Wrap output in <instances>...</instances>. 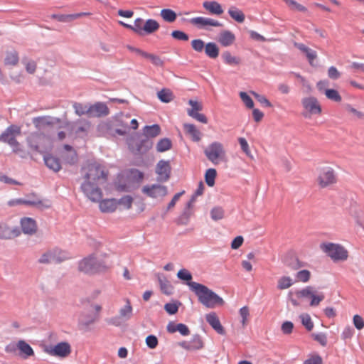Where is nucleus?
I'll return each instance as SVG.
<instances>
[{"label":"nucleus","mask_w":364,"mask_h":364,"mask_svg":"<svg viewBox=\"0 0 364 364\" xmlns=\"http://www.w3.org/2000/svg\"><path fill=\"white\" fill-rule=\"evenodd\" d=\"M84 183L81 189L86 196L93 202L99 201L102 198V192L98 187L107 181L109 171L102 164L94 161L89 163L82 168Z\"/></svg>","instance_id":"nucleus-1"},{"label":"nucleus","mask_w":364,"mask_h":364,"mask_svg":"<svg viewBox=\"0 0 364 364\" xmlns=\"http://www.w3.org/2000/svg\"><path fill=\"white\" fill-rule=\"evenodd\" d=\"M187 284L198 296L199 302L206 308L215 309L224 304L223 298L206 286L197 282H188Z\"/></svg>","instance_id":"nucleus-2"},{"label":"nucleus","mask_w":364,"mask_h":364,"mask_svg":"<svg viewBox=\"0 0 364 364\" xmlns=\"http://www.w3.org/2000/svg\"><path fill=\"white\" fill-rule=\"evenodd\" d=\"M321 249L333 262H344L348 258V251L341 244L333 242L322 243Z\"/></svg>","instance_id":"nucleus-3"},{"label":"nucleus","mask_w":364,"mask_h":364,"mask_svg":"<svg viewBox=\"0 0 364 364\" xmlns=\"http://www.w3.org/2000/svg\"><path fill=\"white\" fill-rule=\"evenodd\" d=\"M21 135V127L12 124L8 127L1 134L0 140L8 144L14 152L18 153L21 151V145L17 141V137Z\"/></svg>","instance_id":"nucleus-4"},{"label":"nucleus","mask_w":364,"mask_h":364,"mask_svg":"<svg viewBox=\"0 0 364 364\" xmlns=\"http://www.w3.org/2000/svg\"><path fill=\"white\" fill-rule=\"evenodd\" d=\"M337 181V173L333 167L323 166L318 169L316 182L320 188L331 186L336 184Z\"/></svg>","instance_id":"nucleus-5"},{"label":"nucleus","mask_w":364,"mask_h":364,"mask_svg":"<svg viewBox=\"0 0 364 364\" xmlns=\"http://www.w3.org/2000/svg\"><path fill=\"white\" fill-rule=\"evenodd\" d=\"M207 159L213 164L217 165L221 161H226V152L223 145L218 141L210 144L204 150Z\"/></svg>","instance_id":"nucleus-6"},{"label":"nucleus","mask_w":364,"mask_h":364,"mask_svg":"<svg viewBox=\"0 0 364 364\" xmlns=\"http://www.w3.org/2000/svg\"><path fill=\"white\" fill-rule=\"evenodd\" d=\"M43 350L50 356L63 359L71 354L72 347L68 342L62 341L55 345H46L43 346Z\"/></svg>","instance_id":"nucleus-7"},{"label":"nucleus","mask_w":364,"mask_h":364,"mask_svg":"<svg viewBox=\"0 0 364 364\" xmlns=\"http://www.w3.org/2000/svg\"><path fill=\"white\" fill-rule=\"evenodd\" d=\"M27 142L31 149L41 151L50 144L51 139L48 134L42 132H36L28 136Z\"/></svg>","instance_id":"nucleus-8"},{"label":"nucleus","mask_w":364,"mask_h":364,"mask_svg":"<svg viewBox=\"0 0 364 364\" xmlns=\"http://www.w3.org/2000/svg\"><path fill=\"white\" fill-rule=\"evenodd\" d=\"M303 107L302 115L305 118H311L313 115H320L322 112L321 105L316 97L313 96L301 99Z\"/></svg>","instance_id":"nucleus-9"},{"label":"nucleus","mask_w":364,"mask_h":364,"mask_svg":"<svg viewBox=\"0 0 364 364\" xmlns=\"http://www.w3.org/2000/svg\"><path fill=\"white\" fill-rule=\"evenodd\" d=\"M105 267L102 266L101 264L93 256H89L84 258L78 264L79 271L85 274H93L100 271Z\"/></svg>","instance_id":"nucleus-10"},{"label":"nucleus","mask_w":364,"mask_h":364,"mask_svg":"<svg viewBox=\"0 0 364 364\" xmlns=\"http://www.w3.org/2000/svg\"><path fill=\"white\" fill-rule=\"evenodd\" d=\"M189 23L197 28L198 29H203L210 31L212 27H221L223 23L217 20L211 18L198 16L191 18Z\"/></svg>","instance_id":"nucleus-11"},{"label":"nucleus","mask_w":364,"mask_h":364,"mask_svg":"<svg viewBox=\"0 0 364 364\" xmlns=\"http://www.w3.org/2000/svg\"><path fill=\"white\" fill-rule=\"evenodd\" d=\"M141 192L149 198L157 199L167 196L168 188L160 184L146 185L142 188Z\"/></svg>","instance_id":"nucleus-12"},{"label":"nucleus","mask_w":364,"mask_h":364,"mask_svg":"<svg viewBox=\"0 0 364 364\" xmlns=\"http://www.w3.org/2000/svg\"><path fill=\"white\" fill-rule=\"evenodd\" d=\"M19 228L9 223L4 222L0 223V239L11 240L20 235Z\"/></svg>","instance_id":"nucleus-13"},{"label":"nucleus","mask_w":364,"mask_h":364,"mask_svg":"<svg viewBox=\"0 0 364 364\" xmlns=\"http://www.w3.org/2000/svg\"><path fill=\"white\" fill-rule=\"evenodd\" d=\"M132 316V306L130 301L126 299V304L121 308L119 311V316L112 317L109 320V323L114 326H119L122 321H127Z\"/></svg>","instance_id":"nucleus-14"},{"label":"nucleus","mask_w":364,"mask_h":364,"mask_svg":"<svg viewBox=\"0 0 364 364\" xmlns=\"http://www.w3.org/2000/svg\"><path fill=\"white\" fill-rule=\"evenodd\" d=\"M178 346L186 350L196 351L203 348L204 342L200 336L195 335L188 341H183L179 342Z\"/></svg>","instance_id":"nucleus-15"},{"label":"nucleus","mask_w":364,"mask_h":364,"mask_svg":"<svg viewBox=\"0 0 364 364\" xmlns=\"http://www.w3.org/2000/svg\"><path fill=\"white\" fill-rule=\"evenodd\" d=\"M188 103L191 106V109H188V114L201 123L207 124V117L203 114L198 112L203 109L202 105L200 102L192 100H189Z\"/></svg>","instance_id":"nucleus-16"},{"label":"nucleus","mask_w":364,"mask_h":364,"mask_svg":"<svg viewBox=\"0 0 364 364\" xmlns=\"http://www.w3.org/2000/svg\"><path fill=\"white\" fill-rule=\"evenodd\" d=\"M171 166L167 161L161 160L156 167L159 181H166L170 178Z\"/></svg>","instance_id":"nucleus-17"},{"label":"nucleus","mask_w":364,"mask_h":364,"mask_svg":"<svg viewBox=\"0 0 364 364\" xmlns=\"http://www.w3.org/2000/svg\"><path fill=\"white\" fill-rule=\"evenodd\" d=\"M206 321L209 325L220 335H225V331L220 319L215 312H211L205 315Z\"/></svg>","instance_id":"nucleus-18"},{"label":"nucleus","mask_w":364,"mask_h":364,"mask_svg":"<svg viewBox=\"0 0 364 364\" xmlns=\"http://www.w3.org/2000/svg\"><path fill=\"white\" fill-rule=\"evenodd\" d=\"M108 107L102 102H97L90 105V117H101L108 115Z\"/></svg>","instance_id":"nucleus-19"},{"label":"nucleus","mask_w":364,"mask_h":364,"mask_svg":"<svg viewBox=\"0 0 364 364\" xmlns=\"http://www.w3.org/2000/svg\"><path fill=\"white\" fill-rule=\"evenodd\" d=\"M90 14L89 12H80L73 14H52L50 18L60 22L68 23L83 16H90Z\"/></svg>","instance_id":"nucleus-20"},{"label":"nucleus","mask_w":364,"mask_h":364,"mask_svg":"<svg viewBox=\"0 0 364 364\" xmlns=\"http://www.w3.org/2000/svg\"><path fill=\"white\" fill-rule=\"evenodd\" d=\"M32 122L38 132H41L53 124V118L49 116L34 117Z\"/></svg>","instance_id":"nucleus-21"},{"label":"nucleus","mask_w":364,"mask_h":364,"mask_svg":"<svg viewBox=\"0 0 364 364\" xmlns=\"http://www.w3.org/2000/svg\"><path fill=\"white\" fill-rule=\"evenodd\" d=\"M21 228L23 233L27 235H33L37 230V225L36 221L31 218H24L21 221Z\"/></svg>","instance_id":"nucleus-22"},{"label":"nucleus","mask_w":364,"mask_h":364,"mask_svg":"<svg viewBox=\"0 0 364 364\" xmlns=\"http://www.w3.org/2000/svg\"><path fill=\"white\" fill-rule=\"evenodd\" d=\"M294 46L298 48L301 52L304 53L308 59V61L311 65H313L314 61L317 58V53L315 50L307 47L306 45L299 43H295Z\"/></svg>","instance_id":"nucleus-23"},{"label":"nucleus","mask_w":364,"mask_h":364,"mask_svg":"<svg viewBox=\"0 0 364 364\" xmlns=\"http://www.w3.org/2000/svg\"><path fill=\"white\" fill-rule=\"evenodd\" d=\"M99 208L102 213H112L117 210V200L116 199H105L99 200Z\"/></svg>","instance_id":"nucleus-24"},{"label":"nucleus","mask_w":364,"mask_h":364,"mask_svg":"<svg viewBox=\"0 0 364 364\" xmlns=\"http://www.w3.org/2000/svg\"><path fill=\"white\" fill-rule=\"evenodd\" d=\"M203 6L210 14L220 16L223 14V9L221 5L217 1H204L203 3Z\"/></svg>","instance_id":"nucleus-25"},{"label":"nucleus","mask_w":364,"mask_h":364,"mask_svg":"<svg viewBox=\"0 0 364 364\" xmlns=\"http://www.w3.org/2000/svg\"><path fill=\"white\" fill-rule=\"evenodd\" d=\"M235 41V36L231 31H223L218 37V42L224 47H228L233 44Z\"/></svg>","instance_id":"nucleus-26"},{"label":"nucleus","mask_w":364,"mask_h":364,"mask_svg":"<svg viewBox=\"0 0 364 364\" xmlns=\"http://www.w3.org/2000/svg\"><path fill=\"white\" fill-rule=\"evenodd\" d=\"M346 212L356 223H359L363 217V211L355 203L347 208Z\"/></svg>","instance_id":"nucleus-27"},{"label":"nucleus","mask_w":364,"mask_h":364,"mask_svg":"<svg viewBox=\"0 0 364 364\" xmlns=\"http://www.w3.org/2000/svg\"><path fill=\"white\" fill-rule=\"evenodd\" d=\"M16 348L25 358L33 356L34 351L32 347L23 340H19L16 343Z\"/></svg>","instance_id":"nucleus-28"},{"label":"nucleus","mask_w":364,"mask_h":364,"mask_svg":"<svg viewBox=\"0 0 364 364\" xmlns=\"http://www.w3.org/2000/svg\"><path fill=\"white\" fill-rule=\"evenodd\" d=\"M44 161L46 166L55 172H58L61 168L60 160L54 156L50 154L45 156Z\"/></svg>","instance_id":"nucleus-29"},{"label":"nucleus","mask_w":364,"mask_h":364,"mask_svg":"<svg viewBox=\"0 0 364 364\" xmlns=\"http://www.w3.org/2000/svg\"><path fill=\"white\" fill-rule=\"evenodd\" d=\"M183 128L187 134H188L193 141H199L201 139V133L193 124H184Z\"/></svg>","instance_id":"nucleus-30"},{"label":"nucleus","mask_w":364,"mask_h":364,"mask_svg":"<svg viewBox=\"0 0 364 364\" xmlns=\"http://www.w3.org/2000/svg\"><path fill=\"white\" fill-rule=\"evenodd\" d=\"M19 61L18 53L16 50L8 51L6 53L4 59L5 66L14 67L18 65Z\"/></svg>","instance_id":"nucleus-31"},{"label":"nucleus","mask_w":364,"mask_h":364,"mask_svg":"<svg viewBox=\"0 0 364 364\" xmlns=\"http://www.w3.org/2000/svg\"><path fill=\"white\" fill-rule=\"evenodd\" d=\"M220 53L219 48L215 43L209 42L205 44V53L212 59H215L218 57Z\"/></svg>","instance_id":"nucleus-32"},{"label":"nucleus","mask_w":364,"mask_h":364,"mask_svg":"<svg viewBox=\"0 0 364 364\" xmlns=\"http://www.w3.org/2000/svg\"><path fill=\"white\" fill-rule=\"evenodd\" d=\"M17 203L20 204L36 206L41 208H48L50 207V205L48 203V202H44L37 198L33 200L20 199L17 201Z\"/></svg>","instance_id":"nucleus-33"},{"label":"nucleus","mask_w":364,"mask_h":364,"mask_svg":"<svg viewBox=\"0 0 364 364\" xmlns=\"http://www.w3.org/2000/svg\"><path fill=\"white\" fill-rule=\"evenodd\" d=\"M159 27V23L156 20L148 19L143 26L144 35L151 34L158 31Z\"/></svg>","instance_id":"nucleus-34"},{"label":"nucleus","mask_w":364,"mask_h":364,"mask_svg":"<svg viewBox=\"0 0 364 364\" xmlns=\"http://www.w3.org/2000/svg\"><path fill=\"white\" fill-rule=\"evenodd\" d=\"M75 113L78 116L86 115L90 117V105L75 102L73 105Z\"/></svg>","instance_id":"nucleus-35"},{"label":"nucleus","mask_w":364,"mask_h":364,"mask_svg":"<svg viewBox=\"0 0 364 364\" xmlns=\"http://www.w3.org/2000/svg\"><path fill=\"white\" fill-rule=\"evenodd\" d=\"M143 131L146 137L155 138L161 134V127L159 124L145 126Z\"/></svg>","instance_id":"nucleus-36"},{"label":"nucleus","mask_w":364,"mask_h":364,"mask_svg":"<svg viewBox=\"0 0 364 364\" xmlns=\"http://www.w3.org/2000/svg\"><path fill=\"white\" fill-rule=\"evenodd\" d=\"M230 16L238 23H243L245 19L244 13L235 6H231L228 9Z\"/></svg>","instance_id":"nucleus-37"},{"label":"nucleus","mask_w":364,"mask_h":364,"mask_svg":"<svg viewBox=\"0 0 364 364\" xmlns=\"http://www.w3.org/2000/svg\"><path fill=\"white\" fill-rule=\"evenodd\" d=\"M172 147V142L168 138H163L156 144V151L158 152H164L168 151Z\"/></svg>","instance_id":"nucleus-38"},{"label":"nucleus","mask_w":364,"mask_h":364,"mask_svg":"<svg viewBox=\"0 0 364 364\" xmlns=\"http://www.w3.org/2000/svg\"><path fill=\"white\" fill-rule=\"evenodd\" d=\"M55 252L54 249L49 250L43 253L38 259V262L41 264H50L55 262Z\"/></svg>","instance_id":"nucleus-39"},{"label":"nucleus","mask_w":364,"mask_h":364,"mask_svg":"<svg viewBox=\"0 0 364 364\" xmlns=\"http://www.w3.org/2000/svg\"><path fill=\"white\" fill-rule=\"evenodd\" d=\"M159 99L165 103L171 102L173 100V94L168 89H162L157 93Z\"/></svg>","instance_id":"nucleus-40"},{"label":"nucleus","mask_w":364,"mask_h":364,"mask_svg":"<svg viewBox=\"0 0 364 364\" xmlns=\"http://www.w3.org/2000/svg\"><path fill=\"white\" fill-rule=\"evenodd\" d=\"M159 282L160 284L161 290L164 294L170 295L172 293L173 287L166 278H159Z\"/></svg>","instance_id":"nucleus-41"},{"label":"nucleus","mask_w":364,"mask_h":364,"mask_svg":"<svg viewBox=\"0 0 364 364\" xmlns=\"http://www.w3.org/2000/svg\"><path fill=\"white\" fill-rule=\"evenodd\" d=\"M222 58L224 63L230 65H237L240 63V59L232 55L229 51H225L222 55Z\"/></svg>","instance_id":"nucleus-42"},{"label":"nucleus","mask_w":364,"mask_h":364,"mask_svg":"<svg viewBox=\"0 0 364 364\" xmlns=\"http://www.w3.org/2000/svg\"><path fill=\"white\" fill-rule=\"evenodd\" d=\"M160 15L166 22L172 23L176 19V12L170 9H162L160 12Z\"/></svg>","instance_id":"nucleus-43"},{"label":"nucleus","mask_w":364,"mask_h":364,"mask_svg":"<svg viewBox=\"0 0 364 364\" xmlns=\"http://www.w3.org/2000/svg\"><path fill=\"white\" fill-rule=\"evenodd\" d=\"M55 263H60L69 259L71 257L70 254L58 248H54Z\"/></svg>","instance_id":"nucleus-44"},{"label":"nucleus","mask_w":364,"mask_h":364,"mask_svg":"<svg viewBox=\"0 0 364 364\" xmlns=\"http://www.w3.org/2000/svg\"><path fill=\"white\" fill-rule=\"evenodd\" d=\"M292 284V279L290 277L284 276L279 279L277 288L280 290H283L289 288Z\"/></svg>","instance_id":"nucleus-45"},{"label":"nucleus","mask_w":364,"mask_h":364,"mask_svg":"<svg viewBox=\"0 0 364 364\" xmlns=\"http://www.w3.org/2000/svg\"><path fill=\"white\" fill-rule=\"evenodd\" d=\"M217 175L215 168H209L206 171L205 174V180L208 186H213L215 184V179Z\"/></svg>","instance_id":"nucleus-46"},{"label":"nucleus","mask_w":364,"mask_h":364,"mask_svg":"<svg viewBox=\"0 0 364 364\" xmlns=\"http://www.w3.org/2000/svg\"><path fill=\"white\" fill-rule=\"evenodd\" d=\"M145 24V21L141 18H137L132 25V31L139 36H144L143 26Z\"/></svg>","instance_id":"nucleus-47"},{"label":"nucleus","mask_w":364,"mask_h":364,"mask_svg":"<svg viewBox=\"0 0 364 364\" xmlns=\"http://www.w3.org/2000/svg\"><path fill=\"white\" fill-rule=\"evenodd\" d=\"M326 97L333 102H340L342 100V97L339 92L334 89L325 90Z\"/></svg>","instance_id":"nucleus-48"},{"label":"nucleus","mask_w":364,"mask_h":364,"mask_svg":"<svg viewBox=\"0 0 364 364\" xmlns=\"http://www.w3.org/2000/svg\"><path fill=\"white\" fill-rule=\"evenodd\" d=\"M25 65L26 70L29 74H33L37 68V63L36 61L24 58L22 60Z\"/></svg>","instance_id":"nucleus-49"},{"label":"nucleus","mask_w":364,"mask_h":364,"mask_svg":"<svg viewBox=\"0 0 364 364\" xmlns=\"http://www.w3.org/2000/svg\"><path fill=\"white\" fill-rule=\"evenodd\" d=\"M301 323L305 326L307 331H311L314 328V323L308 314H302L300 315Z\"/></svg>","instance_id":"nucleus-50"},{"label":"nucleus","mask_w":364,"mask_h":364,"mask_svg":"<svg viewBox=\"0 0 364 364\" xmlns=\"http://www.w3.org/2000/svg\"><path fill=\"white\" fill-rule=\"evenodd\" d=\"M288 6L293 11L306 12L307 9L294 0H284Z\"/></svg>","instance_id":"nucleus-51"},{"label":"nucleus","mask_w":364,"mask_h":364,"mask_svg":"<svg viewBox=\"0 0 364 364\" xmlns=\"http://www.w3.org/2000/svg\"><path fill=\"white\" fill-rule=\"evenodd\" d=\"M314 288L312 287L308 286L301 290H299L296 292V295L299 298L301 297H311L313 294L314 293Z\"/></svg>","instance_id":"nucleus-52"},{"label":"nucleus","mask_w":364,"mask_h":364,"mask_svg":"<svg viewBox=\"0 0 364 364\" xmlns=\"http://www.w3.org/2000/svg\"><path fill=\"white\" fill-rule=\"evenodd\" d=\"M311 337L314 341L318 342L321 346L325 347L327 345V335L325 333H313Z\"/></svg>","instance_id":"nucleus-53"},{"label":"nucleus","mask_w":364,"mask_h":364,"mask_svg":"<svg viewBox=\"0 0 364 364\" xmlns=\"http://www.w3.org/2000/svg\"><path fill=\"white\" fill-rule=\"evenodd\" d=\"M251 94L262 105L266 107H271L272 106V103L265 96L259 95L254 91H252Z\"/></svg>","instance_id":"nucleus-54"},{"label":"nucleus","mask_w":364,"mask_h":364,"mask_svg":"<svg viewBox=\"0 0 364 364\" xmlns=\"http://www.w3.org/2000/svg\"><path fill=\"white\" fill-rule=\"evenodd\" d=\"M210 216L213 220H221L224 217V210L221 207H215L210 211Z\"/></svg>","instance_id":"nucleus-55"},{"label":"nucleus","mask_w":364,"mask_h":364,"mask_svg":"<svg viewBox=\"0 0 364 364\" xmlns=\"http://www.w3.org/2000/svg\"><path fill=\"white\" fill-rule=\"evenodd\" d=\"M311 277V272L307 269H303L296 273V278L298 282H307Z\"/></svg>","instance_id":"nucleus-56"},{"label":"nucleus","mask_w":364,"mask_h":364,"mask_svg":"<svg viewBox=\"0 0 364 364\" xmlns=\"http://www.w3.org/2000/svg\"><path fill=\"white\" fill-rule=\"evenodd\" d=\"M132 203L133 198L129 196H126L117 200V205H122L124 209H129L132 205Z\"/></svg>","instance_id":"nucleus-57"},{"label":"nucleus","mask_w":364,"mask_h":364,"mask_svg":"<svg viewBox=\"0 0 364 364\" xmlns=\"http://www.w3.org/2000/svg\"><path fill=\"white\" fill-rule=\"evenodd\" d=\"M191 47L196 52L205 50V44L201 39H194L191 41Z\"/></svg>","instance_id":"nucleus-58"},{"label":"nucleus","mask_w":364,"mask_h":364,"mask_svg":"<svg viewBox=\"0 0 364 364\" xmlns=\"http://www.w3.org/2000/svg\"><path fill=\"white\" fill-rule=\"evenodd\" d=\"M240 97L242 101L244 102V104L245 105V106L247 108H249V109L253 108V107H254L253 100L246 92H240Z\"/></svg>","instance_id":"nucleus-59"},{"label":"nucleus","mask_w":364,"mask_h":364,"mask_svg":"<svg viewBox=\"0 0 364 364\" xmlns=\"http://www.w3.org/2000/svg\"><path fill=\"white\" fill-rule=\"evenodd\" d=\"M327 73L328 77L333 80H338L341 75L340 71L335 66L329 67Z\"/></svg>","instance_id":"nucleus-60"},{"label":"nucleus","mask_w":364,"mask_h":364,"mask_svg":"<svg viewBox=\"0 0 364 364\" xmlns=\"http://www.w3.org/2000/svg\"><path fill=\"white\" fill-rule=\"evenodd\" d=\"M177 277L181 280L191 282V280L192 279V275L190 272L186 269H180L177 273Z\"/></svg>","instance_id":"nucleus-61"},{"label":"nucleus","mask_w":364,"mask_h":364,"mask_svg":"<svg viewBox=\"0 0 364 364\" xmlns=\"http://www.w3.org/2000/svg\"><path fill=\"white\" fill-rule=\"evenodd\" d=\"M171 36L175 39L183 41H187L189 38L188 36L186 33H184L183 31H177V30L173 31L171 33Z\"/></svg>","instance_id":"nucleus-62"},{"label":"nucleus","mask_w":364,"mask_h":364,"mask_svg":"<svg viewBox=\"0 0 364 364\" xmlns=\"http://www.w3.org/2000/svg\"><path fill=\"white\" fill-rule=\"evenodd\" d=\"M346 110L355 115L358 119H364V113L353 108L350 105H346Z\"/></svg>","instance_id":"nucleus-63"},{"label":"nucleus","mask_w":364,"mask_h":364,"mask_svg":"<svg viewBox=\"0 0 364 364\" xmlns=\"http://www.w3.org/2000/svg\"><path fill=\"white\" fill-rule=\"evenodd\" d=\"M353 322L358 330H361L364 328V320L360 315H355L353 318Z\"/></svg>","instance_id":"nucleus-64"}]
</instances>
